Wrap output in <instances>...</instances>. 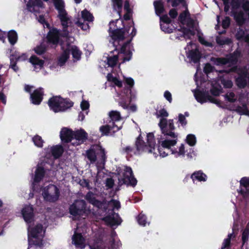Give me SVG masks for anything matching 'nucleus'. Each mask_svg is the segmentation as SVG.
I'll use <instances>...</instances> for the list:
<instances>
[{
	"instance_id": "1",
	"label": "nucleus",
	"mask_w": 249,
	"mask_h": 249,
	"mask_svg": "<svg viewBox=\"0 0 249 249\" xmlns=\"http://www.w3.org/2000/svg\"><path fill=\"white\" fill-rule=\"evenodd\" d=\"M47 1L48 0H43ZM56 9L58 11V17L60 20L63 30L60 32L56 29L50 30L47 36V39L49 43L56 45L58 43L59 38L60 36L66 38L70 37V33L74 32V28L72 26L71 18L68 15L64 9V2L63 0H53ZM43 7L41 0H35V2L30 0L27 4L28 10L31 12H36L39 7Z\"/></svg>"
},
{
	"instance_id": "2",
	"label": "nucleus",
	"mask_w": 249,
	"mask_h": 249,
	"mask_svg": "<svg viewBox=\"0 0 249 249\" xmlns=\"http://www.w3.org/2000/svg\"><path fill=\"white\" fill-rule=\"evenodd\" d=\"M140 134L136 142V149L130 146H126L123 148V150L127 154H138L142 152H146L153 154L154 157L156 158L158 154L155 152V140L153 133H149L147 134V143L148 145L142 139Z\"/></svg>"
},
{
	"instance_id": "3",
	"label": "nucleus",
	"mask_w": 249,
	"mask_h": 249,
	"mask_svg": "<svg viewBox=\"0 0 249 249\" xmlns=\"http://www.w3.org/2000/svg\"><path fill=\"white\" fill-rule=\"evenodd\" d=\"M231 4L235 20L239 25L243 24L249 16V2L243 0H231Z\"/></svg>"
},
{
	"instance_id": "4",
	"label": "nucleus",
	"mask_w": 249,
	"mask_h": 249,
	"mask_svg": "<svg viewBox=\"0 0 249 249\" xmlns=\"http://www.w3.org/2000/svg\"><path fill=\"white\" fill-rule=\"evenodd\" d=\"M119 21V19H116L115 21H113L109 23V34L112 39L114 40L113 42L114 46H116V43H119L120 41H122L125 36L129 33V30L132 28V32L130 35L132 37L136 35V29L133 26L130 27L129 29L126 28L124 31L120 29V27H115V24Z\"/></svg>"
},
{
	"instance_id": "5",
	"label": "nucleus",
	"mask_w": 249,
	"mask_h": 249,
	"mask_svg": "<svg viewBox=\"0 0 249 249\" xmlns=\"http://www.w3.org/2000/svg\"><path fill=\"white\" fill-rule=\"evenodd\" d=\"M69 211L73 220L80 219L81 218L85 219L89 213V211L86 209L85 201L83 200H75L70 206Z\"/></svg>"
},
{
	"instance_id": "6",
	"label": "nucleus",
	"mask_w": 249,
	"mask_h": 249,
	"mask_svg": "<svg viewBox=\"0 0 249 249\" xmlns=\"http://www.w3.org/2000/svg\"><path fill=\"white\" fill-rule=\"evenodd\" d=\"M132 56V52L130 51V47L128 43L123 45L120 52L118 55L109 56L107 58V63L111 67H113L117 63L118 59H122L123 62L127 61L130 60Z\"/></svg>"
},
{
	"instance_id": "7",
	"label": "nucleus",
	"mask_w": 249,
	"mask_h": 249,
	"mask_svg": "<svg viewBox=\"0 0 249 249\" xmlns=\"http://www.w3.org/2000/svg\"><path fill=\"white\" fill-rule=\"evenodd\" d=\"M29 235L32 237L30 242L35 245L40 247L42 245V239L45 234V229L40 224H37L35 227H28Z\"/></svg>"
},
{
	"instance_id": "8",
	"label": "nucleus",
	"mask_w": 249,
	"mask_h": 249,
	"mask_svg": "<svg viewBox=\"0 0 249 249\" xmlns=\"http://www.w3.org/2000/svg\"><path fill=\"white\" fill-rule=\"evenodd\" d=\"M161 137L158 138L159 142L161 143L162 147L160 148L157 151L160 154V156L163 158L168 155L169 152H171L172 154L175 153V152L170 148L171 146L176 144L177 141L176 140H169L166 138L164 140Z\"/></svg>"
},
{
	"instance_id": "9",
	"label": "nucleus",
	"mask_w": 249,
	"mask_h": 249,
	"mask_svg": "<svg viewBox=\"0 0 249 249\" xmlns=\"http://www.w3.org/2000/svg\"><path fill=\"white\" fill-rule=\"evenodd\" d=\"M118 180L120 185L125 184L133 186H135L137 182L133 175L131 168L129 167H125L122 174H119Z\"/></svg>"
},
{
	"instance_id": "10",
	"label": "nucleus",
	"mask_w": 249,
	"mask_h": 249,
	"mask_svg": "<svg viewBox=\"0 0 249 249\" xmlns=\"http://www.w3.org/2000/svg\"><path fill=\"white\" fill-rule=\"evenodd\" d=\"M42 195L44 200L53 202L58 199L59 191L56 186L51 184L43 189Z\"/></svg>"
},
{
	"instance_id": "11",
	"label": "nucleus",
	"mask_w": 249,
	"mask_h": 249,
	"mask_svg": "<svg viewBox=\"0 0 249 249\" xmlns=\"http://www.w3.org/2000/svg\"><path fill=\"white\" fill-rule=\"evenodd\" d=\"M98 150L101 152V159L100 161H98L96 166L98 168H102L103 167L105 164V155L103 150L101 149L99 146L98 145L93 146L89 150L87 151V156L91 163H94L95 162L96 159V152Z\"/></svg>"
},
{
	"instance_id": "12",
	"label": "nucleus",
	"mask_w": 249,
	"mask_h": 249,
	"mask_svg": "<svg viewBox=\"0 0 249 249\" xmlns=\"http://www.w3.org/2000/svg\"><path fill=\"white\" fill-rule=\"evenodd\" d=\"M159 126L164 136H168L174 138L177 137V135L172 132L175 129L173 120L167 121L165 118L160 119Z\"/></svg>"
},
{
	"instance_id": "13",
	"label": "nucleus",
	"mask_w": 249,
	"mask_h": 249,
	"mask_svg": "<svg viewBox=\"0 0 249 249\" xmlns=\"http://www.w3.org/2000/svg\"><path fill=\"white\" fill-rule=\"evenodd\" d=\"M239 56V53L238 52H235L227 58L212 57L211 60L214 64L217 66H222L228 63L233 65L237 61Z\"/></svg>"
},
{
	"instance_id": "14",
	"label": "nucleus",
	"mask_w": 249,
	"mask_h": 249,
	"mask_svg": "<svg viewBox=\"0 0 249 249\" xmlns=\"http://www.w3.org/2000/svg\"><path fill=\"white\" fill-rule=\"evenodd\" d=\"M186 52H188V56L195 63L197 62L200 58V53L195 43L190 42L185 48Z\"/></svg>"
},
{
	"instance_id": "15",
	"label": "nucleus",
	"mask_w": 249,
	"mask_h": 249,
	"mask_svg": "<svg viewBox=\"0 0 249 249\" xmlns=\"http://www.w3.org/2000/svg\"><path fill=\"white\" fill-rule=\"evenodd\" d=\"M54 101L59 103V106H54L51 105V109L55 112L65 111L73 106V103L69 100L61 99H56Z\"/></svg>"
},
{
	"instance_id": "16",
	"label": "nucleus",
	"mask_w": 249,
	"mask_h": 249,
	"mask_svg": "<svg viewBox=\"0 0 249 249\" xmlns=\"http://www.w3.org/2000/svg\"><path fill=\"white\" fill-rule=\"evenodd\" d=\"M194 96L197 102L201 104L209 101L217 105L220 104V101L198 90L195 91Z\"/></svg>"
},
{
	"instance_id": "17",
	"label": "nucleus",
	"mask_w": 249,
	"mask_h": 249,
	"mask_svg": "<svg viewBox=\"0 0 249 249\" xmlns=\"http://www.w3.org/2000/svg\"><path fill=\"white\" fill-rule=\"evenodd\" d=\"M239 101L241 105L236 107V111L240 114L248 115L249 111L247 106L249 102L248 95L241 94L239 98Z\"/></svg>"
},
{
	"instance_id": "18",
	"label": "nucleus",
	"mask_w": 249,
	"mask_h": 249,
	"mask_svg": "<svg viewBox=\"0 0 249 249\" xmlns=\"http://www.w3.org/2000/svg\"><path fill=\"white\" fill-rule=\"evenodd\" d=\"M118 99H116V100L118 102L119 105L124 109L129 108L132 112H135L137 110V107L135 105H132L129 107H128L127 97L124 92L121 94L118 93Z\"/></svg>"
},
{
	"instance_id": "19",
	"label": "nucleus",
	"mask_w": 249,
	"mask_h": 249,
	"mask_svg": "<svg viewBox=\"0 0 249 249\" xmlns=\"http://www.w3.org/2000/svg\"><path fill=\"white\" fill-rule=\"evenodd\" d=\"M44 151L46 153V157L50 158L52 156L54 159H57L62 155L63 149L61 146L56 145L53 147H48L45 148Z\"/></svg>"
},
{
	"instance_id": "20",
	"label": "nucleus",
	"mask_w": 249,
	"mask_h": 249,
	"mask_svg": "<svg viewBox=\"0 0 249 249\" xmlns=\"http://www.w3.org/2000/svg\"><path fill=\"white\" fill-rule=\"evenodd\" d=\"M33 212V207L31 205L25 206L21 211L24 220L28 224L31 223L34 220V214Z\"/></svg>"
},
{
	"instance_id": "21",
	"label": "nucleus",
	"mask_w": 249,
	"mask_h": 249,
	"mask_svg": "<svg viewBox=\"0 0 249 249\" xmlns=\"http://www.w3.org/2000/svg\"><path fill=\"white\" fill-rule=\"evenodd\" d=\"M87 139V133L83 129L73 132L72 143L79 145Z\"/></svg>"
},
{
	"instance_id": "22",
	"label": "nucleus",
	"mask_w": 249,
	"mask_h": 249,
	"mask_svg": "<svg viewBox=\"0 0 249 249\" xmlns=\"http://www.w3.org/2000/svg\"><path fill=\"white\" fill-rule=\"evenodd\" d=\"M103 220L107 224L111 226L119 225L121 223V219L118 214L115 213H112L111 214L106 216Z\"/></svg>"
},
{
	"instance_id": "23",
	"label": "nucleus",
	"mask_w": 249,
	"mask_h": 249,
	"mask_svg": "<svg viewBox=\"0 0 249 249\" xmlns=\"http://www.w3.org/2000/svg\"><path fill=\"white\" fill-rule=\"evenodd\" d=\"M45 171L43 168L40 166H37L35 171V175L33 183V188L34 190H37V187L36 184L40 181L45 177Z\"/></svg>"
},
{
	"instance_id": "24",
	"label": "nucleus",
	"mask_w": 249,
	"mask_h": 249,
	"mask_svg": "<svg viewBox=\"0 0 249 249\" xmlns=\"http://www.w3.org/2000/svg\"><path fill=\"white\" fill-rule=\"evenodd\" d=\"M121 128V125H113L109 123V124L101 126L100 127V131L103 135H108L112 132L118 131Z\"/></svg>"
},
{
	"instance_id": "25",
	"label": "nucleus",
	"mask_w": 249,
	"mask_h": 249,
	"mask_svg": "<svg viewBox=\"0 0 249 249\" xmlns=\"http://www.w3.org/2000/svg\"><path fill=\"white\" fill-rule=\"evenodd\" d=\"M72 243L77 248L83 249L85 247V239L81 233H76V231H74V233L72 236Z\"/></svg>"
},
{
	"instance_id": "26",
	"label": "nucleus",
	"mask_w": 249,
	"mask_h": 249,
	"mask_svg": "<svg viewBox=\"0 0 249 249\" xmlns=\"http://www.w3.org/2000/svg\"><path fill=\"white\" fill-rule=\"evenodd\" d=\"M238 73L239 74V76L236 79L237 85L239 88H244L247 83V79L248 78V73L247 71H245L244 70H238Z\"/></svg>"
},
{
	"instance_id": "27",
	"label": "nucleus",
	"mask_w": 249,
	"mask_h": 249,
	"mask_svg": "<svg viewBox=\"0 0 249 249\" xmlns=\"http://www.w3.org/2000/svg\"><path fill=\"white\" fill-rule=\"evenodd\" d=\"M240 190L239 192L245 198H247L249 195V179L247 178H243L240 181Z\"/></svg>"
},
{
	"instance_id": "28",
	"label": "nucleus",
	"mask_w": 249,
	"mask_h": 249,
	"mask_svg": "<svg viewBox=\"0 0 249 249\" xmlns=\"http://www.w3.org/2000/svg\"><path fill=\"white\" fill-rule=\"evenodd\" d=\"M160 19L162 23H160L161 30L165 33H170L173 32V29L169 28V23L171 20L167 15L160 17Z\"/></svg>"
},
{
	"instance_id": "29",
	"label": "nucleus",
	"mask_w": 249,
	"mask_h": 249,
	"mask_svg": "<svg viewBox=\"0 0 249 249\" xmlns=\"http://www.w3.org/2000/svg\"><path fill=\"white\" fill-rule=\"evenodd\" d=\"M60 136L62 141L68 142L73 141V132L67 128H63L60 132Z\"/></svg>"
},
{
	"instance_id": "30",
	"label": "nucleus",
	"mask_w": 249,
	"mask_h": 249,
	"mask_svg": "<svg viewBox=\"0 0 249 249\" xmlns=\"http://www.w3.org/2000/svg\"><path fill=\"white\" fill-rule=\"evenodd\" d=\"M42 89L39 88L35 90L30 95L32 103L35 105H39L42 101Z\"/></svg>"
},
{
	"instance_id": "31",
	"label": "nucleus",
	"mask_w": 249,
	"mask_h": 249,
	"mask_svg": "<svg viewBox=\"0 0 249 249\" xmlns=\"http://www.w3.org/2000/svg\"><path fill=\"white\" fill-rule=\"evenodd\" d=\"M30 62L34 67V70L36 71H38L43 67L44 62L39 59L36 56H32L30 58Z\"/></svg>"
},
{
	"instance_id": "32",
	"label": "nucleus",
	"mask_w": 249,
	"mask_h": 249,
	"mask_svg": "<svg viewBox=\"0 0 249 249\" xmlns=\"http://www.w3.org/2000/svg\"><path fill=\"white\" fill-rule=\"evenodd\" d=\"M63 50L62 53L58 57V64L62 66L67 61L69 58L70 53L68 51L67 48H65L64 46H62Z\"/></svg>"
},
{
	"instance_id": "33",
	"label": "nucleus",
	"mask_w": 249,
	"mask_h": 249,
	"mask_svg": "<svg viewBox=\"0 0 249 249\" xmlns=\"http://www.w3.org/2000/svg\"><path fill=\"white\" fill-rule=\"evenodd\" d=\"M66 48L69 53L70 51H71L72 56L75 59L74 61H77L80 59L81 57V52L76 46H70L68 45Z\"/></svg>"
},
{
	"instance_id": "34",
	"label": "nucleus",
	"mask_w": 249,
	"mask_h": 249,
	"mask_svg": "<svg viewBox=\"0 0 249 249\" xmlns=\"http://www.w3.org/2000/svg\"><path fill=\"white\" fill-rule=\"evenodd\" d=\"M249 236V230L248 227L243 231L242 236V245L241 249H249L248 239Z\"/></svg>"
},
{
	"instance_id": "35",
	"label": "nucleus",
	"mask_w": 249,
	"mask_h": 249,
	"mask_svg": "<svg viewBox=\"0 0 249 249\" xmlns=\"http://www.w3.org/2000/svg\"><path fill=\"white\" fill-rule=\"evenodd\" d=\"M109 116L111 119L109 123H111L113 125H116L115 123H117L121 119L120 112L117 111H111L109 112Z\"/></svg>"
},
{
	"instance_id": "36",
	"label": "nucleus",
	"mask_w": 249,
	"mask_h": 249,
	"mask_svg": "<svg viewBox=\"0 0 249 249\" xmlns=\"http://www.w3.org/2000/svg\"><path fill=\"white\" fill-rule=\"evenodd\" d=\"M86 199L93 205L99 207L101 204L100 202L96 200L94 197V195L91 192H89L86 196Z\"/></svg>"
},
{
	"instance_id": "37",
	"label": "nucleus",
	"mask_w": 249,
	"mask_h": 249,
	"mask_svg": "<svg viewBox=\"0 0 249 249\" xmlns=\"http://www.w3.org/2000/svg\"><path fill=\"white\" fill-rule=\"evenodd\" d=\"M121 207L120 203L119 201L111 199L108 202L107 208L108 211H113L115 210H118Z\"/></svg>"
},
{
	"instance_id": "38",
	"label": "nucleus",
	"mask_w": 249,
	"mask_h": 249,
	"mask_svg": "<svg viewBox=\"0 0 249 249\" xmlns=\"http://www.w3.org/2000/svg\"><path fill=\"white\" fill-rule=\"evenodd\" d=\"M191 178L193 181L196 180L199 181H205L206 180L207 176L204 173L200 171L195 172L191 176Z\"/></svg>"
},
{
	"instance_id": "39",
	"label": "nucleus",
	"mask_w": 249,
	"mask_h": 249,
	"mask_svg": "<svg viewBox=\"0 0 249 249\" xmlns=\"http://www.w3.org/2000/svg\"><path fill=\"white\" fill-rule=\"evenodd\" d=\"M113 3V7L114 10L117 12L119 16V18H121V12L122 7V0H112Z\"/></svg>"
},
{
	"instance_id": "40",
	"label": "nucleus",
	"mask_w": 249,
	"mask_h": 249,
	"mask_svg": "<svg viewBox=\"0 0 249 249\" xmlns=\"http://www.w3.org/2000/svg\"><path fill=\"white\" fill-rule=\"evenodd\" d=\"M236 36L238 39H240L248 42L249 41V36L248 33L240 30L237 32Z\"/></svg>"
},
{
	"instance_id": "41",
	"label": "nucleus",
	"mask_w": 249,
	"mask_h": 249,
	"mask_svg": "<svg viewBox=\"0 0 249 249\" xmlns=\"http://www.w3.org/2000/svg\"><path fill=\"white\" fill-rule=\"evenodd\" d=\"M8 38L10 44L12 45H14L17 42L18 40L17 33L15 31H10L8 33Z\"/></svg>"
},
{
	"instance_id": "42",
	"label": "nucleus",
	"mask_w": 249,
	"mask_h": 249,
	"mask_svg": "<svg viewBox=\"0 0 249 249\" xmlns=\"http://www.w3.org/2000/svg\"><path fill=\"white\" fill-rule=\"evenodd\" d=\"M156 13L158 15L163 13L164 10L163 4L160 1H156L154 2Z\"/></svg>"
},
{
	"instance_id": "43",
	"label": "nucleus",
	"mask_w": 249,
	"mask_h": 249,
	"mask_svg": "<svg viewBox=\"0 0 249 249\" xmlns=\"http://www.w3.org/2000/svg\"><path fill=\"white\" fill-rule=\"evenodd\" d=\"M89 247L90 249H106L103 242L101 240L96 241L93 244L89 243Z\"/></svg>"
},
{
	"instance_id": "44",
	"label": "nucleus",
	"mask_w": 249,
	"mask_h": 249,
	"mask_svg": "<svg viewBox=\"0 0 249 249\" xmlns=\"http://www.w3.org/2000/svg\"><path fill=\"white\" fill-rule=\"evenodd\" d=\"M81 17L85 21H92L93 19L92 14L86 9L81 12Z\"/></svg>"
},
{
	"instance_id": "45",
	"label": "nucleus",
	"mask_w": 249,
	"mask_h": 249,
	"mask_svg": "<svg viewBox=\"0 0 249 249\" xmlns=\"http://www.w3.org/2000/svg\"><path fill=\"white\" fill-rule=\"evenodd\" d=\"M108 81L112 82L116 86L121 87L122 86V82L116 77H114L110 73H108L107 75Z\"/></svg>"
},
{
	"instance_id": "46",
	"label": "nucleus",
	"mask_w": 249,
	"mask_h": 249,
	"mask_svg": "<svg viewBox=\"0 0 249 249\" xmlns=\"http://www.w3.org/2000/svg\"><path fill=\"white\" fill-rule=\"evenodd\" d=\"M33 141L36 146L38 147H42L43 146L44 141L40 136L38 135L35 136L33 138Z\"/></svg>"
},
{
	"instance_id": "47",
	"label": "nucleus",
	"mask_w": 249,
	"mask_h": 249,
	"mask_svg": "<svg viewBox=\"0 0 249 249\" xmlns=\"http://www.w3.org/2000/svg\"><path fill=\"white\" fill-rule=\"evenodd\" d=\"M137 221L139 224L141 226H145L146 224H149V223L146 221V217L145 215L142 213L138 216Z\"/></svg>"
},
{
	"instance_id": "48",
	"label": "nucleus",
	"mask_w": 249,
	"mask_h": 249,
	"mask_svg": "<svg viewBox=\"0 0 249 249\" xmlns=\"http://www.w3.org/2000/svg\"><path fill=\"white\" fill-rule=\"evenodd\" d=\"M186 142L190 146H194L196 143V138L193 134H189L186 137Z\"/></svg>"
},
{
	"instance_id": "49",
	"label": "nucleus",
	"mask_w": 249,
	"mask_h": 249,
	"mask_svg": "<svg viewBox=\"0 0 249 249\" xmlns=\"http://www.w3.org/2000/svg\"><path fill=\"white\" fill-rule=\"evenodd\" d=\"M232 237H233L232 233H230L228 235V237L223 241L221 249H225L230 246L231 239Z\"/></svg>"
},
{
	"instance_id": "50",
	"label": "nucleus",
	"mask_w": 249,
	"mask_h": 249,
	"mask_svg": "<svg viewBox=\"0 0 249 249\" xmlns=\"http://www.w3.org/2000/svg\"><path fill=\"white\" fill-rule=\"evenodd\" d=\"M198 40L201 44L206 47H212L213 46L212 42L207 41L203 36L200 35L198 36Z\"/></svg>"
},
{
	"instance_id": "51",
	"label": "nucleus",
	"mask_w": 249,
	"mask_h": 249,
	"mask_svg": "<svg viewBox=\"0 0 249 249\" xmlns=\"http://www.w3.org/2000/svg\"><path fill=\"white\" fill-rule=\"evenodd\" d=\"M156 116L157 118L162 119L167 117L168 116V113L166 110L162 109L157 111Z\"/></svg>"
},
{
	"instance_id": "52",
	"label": "nucleus",
	"mask_w": 249,
	"mask_h": 249,
	"mask_svg": "<svg viewBox=\"0 0 249 249\" xmlns=\"http://www.w3.org/2000/svg\"><path fill=\"white\" fill-rule=\"evenodd\" d=\"M225 97L230 102H234L236 99L235 94L232 92H228L225 95Z\"/></svg>"
},
{
	"instance_id": "53",
	"label": "nucleus",
	"mask_w": 249,
	"mask_h": 249,
	"mask_svg": "<svg viewBox=\"0 0 249 249\" xmlns=\"http://www.w3.org/2000/svg\"><path fill=\"white\" fill-rule=\"evenodd\" d=\"M56 99H61V98L60 97H59V96H56V97H53L52 98H51L49 101H48V105L50 107V108H51V105H53V106H59V103H57V101L56 102V101H54Z\"/></svg>"
},
{
	"instance_id": "54",
	"label": "nucleus",
	"mask_w": 249,
	"mask_h": 249,
	"mask_svg": "<svg viewBox=\"0 0 249 249\" xmlns=\"http://www.w3.org/2000/svg\"><path fill=\"white\" fill-rule=\"evenodd\" d=\"M182 36L184 37L190 38V36H193L195 34L194 32L192 30H189V31L186 29H183L182 31H181Z\"/></svg>"
},
{
	"instance_id": "55",
	"label": "nucleus",
	"mask_w": 249,
	"mask_h": 249,
	"mask_svg": "<svg viewBox=\"0 0 249 249\" xmlns=\"http://www.w3.org/2000/svg\"><path fill=\"white\" fill-rule=\"evenodd\" d=\"M211 92L214 96H218L220 92V87L219 85L215 87L213 86L211 89Z\"/></svg>"
},
{
	"instance_id": "56",
	"label": "nucleus",
	"mask_w": 249,
	"mask_h": 249,
	"mask_svg": "<svg viewBox=\"0 0 249 249\" xmlns=\"http://www.w3.org/2000/svg\"><path fill=\"white\" fill-rule=\"evenodd\" d=\"M46 48L44 45L42 44L40 45L39 46L36 47L35 49V51L36 53L38 54H41L43 53L45 51Z\"/></svg>"
},
{
	"instance_id": "57",
	"label": "nucleus",
	"mask_w": 249,
	"mask_h": 249,
	"mask_svg": "<svg viewBox=\"0 0 249 249\" xmlns=\"http://www.w3.org/2000/svg\"><path fill=\"white\" fill-rule=\"evenodd\" d=\"M188 14V12L187 11H185L184 12L181 13L179 16L178 19L182 23H184L185 22L186 18L187 17Z\"/></svg>"
},
{
	"instance_id": "58",
	"label": "nucleus",
	"mask_w": 249,
	"mask_h": 249,
	"mask_svg": "<svg viewBox=\"0 0 249 249\" xmlns=\"http://www.w3.org/2000/svg\"><path fill=\"white\" fill-rule=\"evenodd\" d=\"M184 146L183 144H181L179 148V150L178 152H175V154H176V157H178L180 156H183L184 155Z\"/></svg>"
},
{
	"instance_id": "59",
	"label": "nucleus",
	"mask_w": 249,
	"mask_h": 249,
	"mask_svg": "<svg viewBox=\"0 0 249 249\" xmlns=\"http://www.w3.org/2000/svg\"><path fill=\"white\" fill-rule=\"evenodd\" d=\"M221 82L225 88H230L232 86V82L231 80L223 79L221 81Z\"/></svg>"
},
{
	"instance_id": "60",
	"label": "nucleus",
	"mask_w": 249,
	"mask_h": 249,
	"mask_svg": "<svg viewBox=\"0 0 249 249\" xmlns=\"http://www.w3.org/2000/svg\"><path fill=\"white\" fill-rule=\"evenodd\" d=\"M76 24L83 30H87L89 29V25L87 23H82L80 20H78Z\"/></svg>"
},
{
	"instance_id": "61",
	"label": "nucleus",
	"mask_w": 249,
	"mask_h": 249,
	"mask_svg": "<svg viewBox=\"0 0 249 249\" xmlns=\"http://www.w3.org/2000/svg\"><path fill=\"white\" fill-rule=\"evenodd\" d=\"M10 67L15 71H17L18 70V67L16 65V61H14V56H12L10 57Z\"/></svg>"
},
{
	"instance_id": "62",
	"label": "nucleus",
	"mask_w": 249,
	"mask_h": 249,
	"mask_svg": "<svg viewBox=\"0 0 249 249\" xmlns=\"http://www.w3.org/2000/svg\"><path fill=\"white\" fill-rule=\"evenodd\" d=\"M80 107L82 110H86L89 109V104L88 102L83 100L80 104Z\"/></svg>"
},
{
	"instance_id": "63",
	"label": "nucleus",
	"mask_w": 249,
	"mask_h": 249,
	"mask_svg": "<svg viewBox=\"0 0 249 249\" xmlns=\"http://www.w3.org/2000/svg\"><path fill=\"white\" fill-rule=\"evenodd\" d=\"M230 23V19L229 17H226L222 21V27L224 29L227 28Z\"/></svg>"
},
{
	"instance_id": "64",
	"label": "nucleus",
	"mask_w": 249,
	"mask_h": 249,
	"mask_svg": "<svg viewBox=\"0 0 249 249\" xmlns=\"http://www.w3.org/2000/svg\"><path fill=\"white\" fill-rule=\"evenodd\" d=\"M178 122L182 125H185L187 124V121L186 120L185 117L181 114H179L178 116Z\"/></svg>"
}]
</instances>
